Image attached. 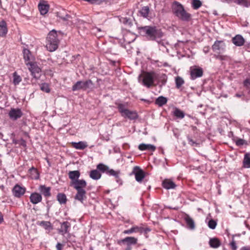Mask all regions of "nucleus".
<instances>
[{"mask_svg": "<svg viewBox=\"0 0 250 250\" xmlns=\"http://www.w3.org/2000/svg\"><path fill=\"white\" fill-rule=\"evenodd\" d=\"M140 33L150 41H158L160 39L163 35V33L160 30L158 29L155 26H146L139 28Z\"/></svg>", "mask_w": 250, "mask_h": 250, "instance_id": "nucleus-1", "label": "nucleus"}, {"mask_svg": "<svg viewBox=\"0 0 250 250\" xmlns=\"http://www.w3.org/2000/svg\"><path fill=\"white\" fill-rule=\"evenodd\" d=\"M86 182L83 179H78L74 182H71L70 185L76 189L77 193L74 198L82 203L86 198V191L84 189L86 187Z\"/></svg>", "mask_w": 250, "mask_h": 250, "instance_id": "nucleus-2", "label": "nucleus"}, {"mask_svg": "<svg viewBox=\"0 0 250 250\" xmlns=\"http://www.w3.org/2000/svg\"><path fill=\"white\" fill-rule=\"evenodd\" d=\"M171 8L173 14L179 19L187 22L190 20L191 15L185 10L184 6L179 2L174 1Z\"/></svg>", "mask_w": 250, "mask_h": 250, "instance_id": "nucleus-3", "label": "nucleus"}, {"mask_svg": "<svg viewBox=\"0 0 250 250\" xmlns=\"http://www.w3.org/2000/svg\"><path fill=\"white\" fill-rule=\"evenodd\" d=\"M46 48L50 52H53L58 48L59 40L57 37V31L53 29L48 34L46 38Z\"/></svg>", "mask_w": 250, "mask_h": 250, "instance_id": "nucleus-4", "label": "nucleus"}, {"mask_svg": "<svg viewBox=\"0 0 250 250\" xmlns=\"http://www.w3.org/2000/svg\"><path fill=\"white\" fill-rule=\"evenodd\" d=\"M92 82L91 80H88L86 81H78L74 84L72 87L73 91L79 90L81 89L86 90L90 87L92 85Z\"/></svg>", "mask_w": 250, "mask_h": 250, "instance_id": "nucleus-5", "label": "nucleus"}, {"mask_svg": "<svg viewBox=\"0 0 250 250\" xmlns=\"http://www.w3.org/2000/svg\"><path fill=\"white\" fill-rule=\"evenodd\" d=\"M156 78V75L152 73H146L144 75L143 80V84L150 87L153 84L154 79Z\"/></svg>", "mask_w": 250, "mask_h": 250, "instance_id": "nucleus-6", "label": "nucleus"}, {"mask_svg": "<svg viewBox=\"0 0 250 250\" xmlns=\"http://www.w3.org/2000/svg\"><path fill=\"white\" fill-rule=\"evenodd\" d=\"M23 115L21 110L19 108H11L8 113V116L12 121H16Z\"/></svg>", "mask_w": 250, "mask_h": 250, "instance_id": "nucleus-7", "label": "nucleus"}, {"mask_svg": "<svg viewBox=\"0 0 250 250\" xmlns=\"http://www.w3.org/2000/svg\"><path fill=\"white\" fill-rule=\"evenodd\" d=\"M131 174L135 175V179L138 182H141L146 175L145 172L138 166L134 167Z\"/></svg>", "mask_w": 250, "mask_h": 250, "instance_id": "nucleus-8", "label": "nucleus"}, {"mask_svg": "<svg viewBox=\"0 0 250 250\" xmlns=\"http://www.w3.org/2000/svg\"><path fill=\"white\" fill-rule=\"evenodd\" d=\"M226 44L222 41H216L212 46V49L214 52L220 54L225 50Z\"/></svg>", "mask_w": 250, "mask_h": 250, "instance_id": "nucleus-9", "label": "nucleus"}, {"mask_svg": "<svg viewBox=\"0 0 250 250\" xmlns=\"http://www.w3.org/2000/svg\"><path fill=\"white\" fill-rule=\"evenodd\" d=\"M190 78L191 80H195L197 78L201 77L203 75V70L201 67H195L190 68Z\"/></svg>", "mask_w": 250, "mask_h": 250, "instance_id": "nucleus-10", "label": "nucleus"}, {"mask_svg": "<svg viewBox=\"0 0 250 250\" xmlns=\"http://www.w3.org/2000/svg\"><path fill=\"white\" fill-rule=\"evenodd\" d=\"M120 242L123 243H126L127 247L125 250H132L131 245L136 244L137 242V239L133 237H126L121 240Z\"/></svg>", "mask_w": 250, "mask_h": 250, "instance_id": "nucleus-11", "label": "nucleus"}, {"mask_svg": "<svg viewBox=\"0 0 250 250\" xmlns=\"http://www.w3.org/2000/svg\"><path fill=\"white\" fill-rule=\"evenodd\" d=\"M12 192L15 197L20 198L24 194L25 188L17 184L14 187Z\"/></svg>", "mask_w": 250, "mask_h": 250, "instance_id": "nucleus-12", "label": "nucleus"}, {"mask_svg": "<svg viewBox=\"0 0 250 250\" xmlns=\"http://www.w3.org/2000/svg\"><path fill=\"white\" fill-rule=\"evenodd\" d=\"M38 8L41 14L44 15L48 12L49 9V5L47 3L46 1H42L39 3Z\"/></svg>", "mask_w": 250, "mask_h": 250, "instance_id": "nucleus-13", "label": "nucleus"}, {"mask_svg": "<svg viewBox=\"0 0 250 250\" xmlns=\"http://www.w3.org/2000/svg\"><path fill=\"white\" fill-rule=\"evenodd\" d=\"M125 118H127L130 120H136L138 118V115L136 111H131L129 109L122 116Z\"/></svg>", "mask_w": 250, "mask_h": 250, "instance_id": "nucleus-14", "label": "nucleus"}, {"mask_svg": "<svg viewBox=\"0 0 250 250\" xmlns=\"http://www.w3.org/2000/svg\"><path fill=\"white\" fill-rule=\"evenodd\" d=\"M30 202L33 204H37L42 200V196L41 194L37 192L32 193L30 196Z\"/></svg>", "mask_w": 250, "mask_h": 250, "instance_id": "nucleus-15", "label": "nucleus"}, {"mask_svg": "<svg viewBox=\"0 0 250 250\" xmlns=\"http://www.w3.org/2000/svg\"><path fill=\"white\" fill-rule=\"evenodd\" d=\"M245 42V39L240 35H237L232 39V43L237 46L243 45Z\"/></svg>", "mask_w": 250, "mask_h": 250, "instance_id": "nucleus-16", "label": "nucleus"}, {"mask_svg": "<svg viewBox=\"0 0 250 250\" xmlns=\"http://www.w3.org/2000/svg\"><path fill=\"white\" fill-rule=\"evenodd\" d=\"M138 148L141 151L148 150L154 151L156 149V146L153 145L143 143L139 145Z\"/></svg>", "mask_w": 250, "mask_h": 250, "instance_id": "nucleus-17", "label": "nucleus"}, {"mask_svg": "<svg viewBox=\"0 0 250 250\" xmlns=\"http://www.w3.org/2000/svg\"><path fill=\"white\" fill-rule=\"evenodd\" d=\"M39 190L44 197H48L51 196L50 187H46L45 185H41L39 188Z\"/></svg>", "mask_w": 250, "mask_h": 250, "instance_id": "nucleus-18", "label": "nucleus"}, {"mask_svg": "<svg viewBox=\"0 0 250 250\" xmlns=\"http://www.w3.org/2000/svg\"><path fill=\"white\" fill-rule=\"evenodd\" d=\"M70 227V223L67 221L61 223V228L59 229V233L64 235L68 232V229Z\"/></svg>", "mask_w": 250, "mask_h": 250, "instance_id": "nucleus-19", "label": "nucleus"}, {"mask_svg": "<svg viewBox=\"0 0 250 250\" xmlns=\"http://www.w3.org/2000/svg\"><path fill=\"white\" fill-rule=\"evenodd\" d=\"M162 185L163 188L167 189L174 188L176 186L172 181L167 179L163 181Z\"/></svg>", "mask_w": 250, "mask_h": 250, "instance_id": "nucleus-20", "label": "nucleus"}, {"mask_svg": "<svg viewBox=\"0 0 250 250\" xmlns=\"http://www.w3.org/2000/svg\"><path fill=\"white\" fill-rule=\"evenodd\" d=\"M184 219L189 229H195V225L194 221L188 214L185 215Z\"/></svg>", "mask_w": 250, "mask_h": 250, "instance_id": "nucleus-21", "label": "nucleus"}, {"mask_svg": "<svg viewBox=\"0 0 250 250\" xmlns=\"http://www.w3.org/2000/svg\"><path fill=\"white\" fill-rule=\"evenodd\" d=\"M221 242L217 238L214 237L209 239V245L212 248L216 249L221 246Z\"/></svg>", "mask_w": 250, "mask_h": 250, "instance_id": "nucleus-22", "label": "nucleus"}, {"mask_svg": "<svg viewBox=\"0 0 250 250\" xmlns=\"http://www.w3.org/2000/svg\"><path fill=\"white\" fill-rule=\"evenodd\" d=\"M7 24L6 22L2 20L0 21V36L4 37L7 33Z\"/></svg>", "mask_w": 250, "mask_h": 250, "instance_id": "nucleus-23", "label": "nucleus"}, {"mask_svg": "<svg viewBox=\"0 0 250 250\" xmlns=\"http://www.w3.org/2000/svg\"><path fill=\"white\" fill-rule=\"evenodd\" d=\"M69 178L71 180V182L78 180L80 176V172L79 170L70 171L68 173Z\"/></svg>", "mask_w": 250, "mask_h": 250, "instance_id": "nucleus-24", "label": "nucleus"}, {"mask_svg": "<svg viewBox=\"0 0 250 250\" xmlns=\"http://www.w3.org/2000/svg\"><path fill=\"white\" fill-rule=\"evenodd\" d=\"M101 176V174L97 169L92 170L89 173L90 177L95 180L99 179Z\"/></svg>", "mask_w": 250, "mask_h": 250, "instance_id": "nucleus-25", "label": "nucleus"}, {"mask_svg": "<svg viewBox=\"0 0 250 250\" xmlns=\"http://www.w3.org/2000/svg\"><path fill=\"white\" fill-rule=\"evenodd\" d=\"M243 164L244 167L250 168V153H246L244 155Z\"/></svg>", "mask_w": 250, "mask_h": 250, "instance_id": "nucleus-26", "label": "nucleus"}, {"mask_svg": "<svg viewBox=\"0 0 250 250\" xmlns=\"http://www.w3.org/2000/svg\"><path fill=\"white\" fill-rule=\"evenodd\" d=\"M167 101V98L164 96H159L155 100V104L159 105V106H162L165 104Z\"/></svg>", "mask_w": 250, "mask_h": 250, "instance_id": "nucleus-27", "label": "nucleus"}, {"mask_svg": "<svg viewBox=\"0 0 250 250\" xmlns=\"http://www.w3.org/2000/svg\"><path fill=\"white\" fill-rule=\"evenodd\" d=\"M29 172L32 179H38L39 178V173L36 168L32 167L29 169Z\"/></svg>", "mask_w": 250, "mask_h": 250, "instance_id": "nucleus-28", "label": "nucleus"}, {"mask_svg": "<svg viewBox=\"0 0 250 250\" xmlns=\"http://www.w3.org/2000/svg\"><path fill=\"white\" fill-rule=\"evenodd\" d=\"M72 144L74 147L78 149H84L87 147L86 143L83 142H73Z\"/></svg>", "mask_w": 250, "mask_h": 250, "instance_id": "nucleus-29", "label": "nucleus"}, {"mask_svg": "<svg viewBox=\"0 0 250 250\" xmlns=\"http://www.w3.org/2000/svg\"><path fill=\"white\" fill-rule=\"evenodd\" d=\"M57 199L61 204H65L67 201L66 196L65 194L59 193L57 195Z\"/></svg>", "mask_w": 250, "mask_h": 250, "instance_id": "nucleus-30", "label": "nucleus"}, {"mask_svg": "<svg viewBox=\"0 0 250 250\" xmlns=\"http://www.w3.org/2000/svg\"><path fill=\"white\" fill-rule=\"evenodd\" d=\"M39 225L43 227L45 229L48 230V231L53 229V227L49 222L42 221L40 223Z\"/></svg>", "mask_w": 250, "mask_h": 250, "instance_id": "nucleus-31", "label": "nucleus"}, {"mask_svg": "<svg viewBox=\"0 0 250 250\" xmlns=\"http://www.w3.org/2000/svg\"><path fill=\"white\" fill-rule=\"evenodd\" d=\"M173 115L179 119H183L185 117L184 112L177 108H176L174 111Z\"/></svg>", "mask_w": 250, "mask_h": 250, "instance_id": "nucleus-32", "label": "nucleus"}, {"mask_svg": "<svg viewBox=\"0 0 250 250\" xmlns=\"http://www.w3.org/2000/svg\"><path fill=\"white\" fill-rule=\"evenodd\" d=\"M57 14V17L63 21H69L70 19H71V16L68 14H62L61 12H58Z\"/></svg>", "mask_w": 250, "mask_h": 250, "instance_id": "nucleus-33", "label": "nucleus"}, {"mask_svg": "<svg viewBox=\"0 0 250 250\" xmlns=\"http://www.w3.org/2000/svg\"><path fill=\"white\" fill-rule=\"evenodd\" d=\"M109 167L102 163H100L97 166V169L99 171H101L102 172H106L107 173V170H108Z\"/></svg>", "mask_w": 250, "mask_h": 250, "instance_id": "nucleus-34", "label": "nucleus"}, {"mask_svg": "<svg viewBox=\"0 0 250 250\" xmlns=\"http://www.w3.org/2000/svg\"><path fill=\"white\" fill-rule=\"evenodd\" d=\"M149 12V8L148 6L143 7L139 11L141 16L144 18H147Z\"/></svg>", "mask_w": 250, "mask_h": 250, "instance_id": "nucleus-35", "label": "nucleus"}, {"mask_svg": "<svg viewBox=\"0 0 250 250\" xmlns=\"http://www.w3.org/2000/svg\"><path fill=\"white\" fill-rule=\"evenodd\" d=\"M117 105V108L119 112L121 113V116H122L125 112L126 110H128L125 107V105L123 104H116Z\"/></svg>", "mask_w": 250, "mask_h": 250, "instance_id": "nucleus-36", "label": "nucleus"}, {"mask_svg": "<svg viewBox=\"0 0 250 250\" xmlns=\"http://www.w3.org/2000/svg\"><path fill=\"white\" fill-rule=\"evenodd\" d=\"M184 80L183 79L179 76L175 78L176 87L179 89L181 86L184 83Z\"/></svg>", "mask_w": 250, "mask_h": 250, "instance_id": "nucleus-37", "label": "nucleus"}, {"mask_svg": "<svg viewBox=\"0 0 250 250\" xmlns=\"http://www.w3.org/2000/svg\"><path fill=\"white\" fill-rule=\"evenodd\" d=\"M31 66V68H30V71L31 72V73H32V76L35 78H37L38 77V76H36V73H39V72H40L41 70H40V68L38 67H33V66H34V65L33 64H30Z\"/></svg>", "mask_w": 250, "mask_h": 250, "instance_id": "nucleus-38", "label": "nucleus"}, {"mask_svg": "<svg viewBox=\"0 0 250 250\" xmlns=\"http://www.w3.org/2000/svg\"><path fill=\"white\" fill-rule=\"evenodd\" d=\"M202 4V3L200 0H192L191 2L192 7L195 10L199 9Z\"/></svg>", "mask_w": 250, "mask_h": 250, "instance_id": "nucleus-39", "label": "nucleus"}, {"mask_svg": "<svg viewBox=\"0 0 250 250\" xmlns=\"http://www.w3.org/2000/svg\"><path fill=\"white\" fill-rule=\"evenodd\" d=\"M233 1L239 5H243L246 7H248L250 6V3L247 0H234Z\"/></svg>", "mask_w": 250, "mask_h": 250, "instance_id": "nucleus-40", "label": "nucleus"}, {"mask_svg": "<svg viewBox=\"0 0 250 250\" xmlns=\"http://www.w3.org/2000/svg\"><path fill=\"white\" fill-rule=\"evenodd\" d=\"M23 58L25 61H28L30 60L31 52L29 50L24 48L23 50Z\"/></svg>", "mask_w": 250, "mask_h": 250, "instance_id": "nucleus-41", "label": "nucleus"}, {"mask_svg": "<svg viewBox=\"0 0 250 250\" xmlns=\"http://www.w3.org/2000/svg\"><path fill=\"white\" fill-rule=\"evenodd\" d=\"M106 173L107 174H108L109 175L113 176L116 178L117 179L119 178V174L120 173V171H115L114 170H113L112 169H109V168H108V170H107Z\"/></svg>", "mask_w": 250, "mask_h": 250, "instance_id": "nucleus-42", "label": "nucleus"}, {"mask_svg": "<svg viewBox=\"0 0 250 250\" xmlns=\"http://www.w3.org/2000/svg\"><path fill=\"white\" fill-rule=\"evenodd\" d=\"M40 88L42 91L46 93H49L50 91L49 84L45 83H42L41 84Z\"/></svg>", "mask_w": 250, "mask_h": 250, "instance_id": "nucleus-43", "label": "nucleus"}, {"mask_svg": "<svg viewBox=\"0 0 250 250\" xmlns=\"http://www.w3.org/2000/svg\"><path fill=\"white\" fill-rule=\"evenodd\" d=\"M216 225V222L213 219L210 220L208 222V226L211 229H215Z\"/></svg>", "mask_w": 250, "mask_h": 250, "instance_id": "nucleus-44", "label": "nucleus"}, {"mask_svg": "<svg viewBox=\"0 0 250 250\" xmlns=\"http://www.w3.org/2000/svg\"><path fill=\"white\" fill-rule=\"evenodd\" d=\"M244 85L249 90V93L250 94V80L246 79L244 81Z\"/></svg>", "mask_w": 250, "mask_h": 250, "instance_id": "nucleus-45", "label": "nucleus"}, {"mask_svg": "<svg viewBox=\"0 0 250 250\" xmlns=\"http://www.w3.org/2000/svg\"><path fill=\"white\" fill-rule=\"evenodd\" d=\"M122 22L126 25H128L131 26L132 25V22L129 19L127 18H124L122 19Z\"/></svg>", "mask_w": 250, "mask_h": 250, "instance_id": "nucleus-46", "label": "nucleus"}, {"mask_svg": "<svg viewBox=\"0 0 250 250\" xmlns=\"http://www.w3.org/2000/svg\"><path fill=\"white\" fill-rule=\"evenodd\" d=\"M167 76L166 75H163L161 79L159 80L160 82L161 83L162 85H165L167 82Z\"/></svg>", "mask_w": 250, "mask_h": 250, "instance_id": "nucleus-47", "label": "nucleus"}, {"mask_svg": "<svg viewBox=\"0 0 250 250\" xmlns=\"http://www.w3.org/2000/svg\"><path fill=\"white\" fill-rule=\"evenodd\" d=\"M188 144L192 146H197L198 143L193 141L191 138L189 136L188 137Z\"/></svg>", "mask_w": 250, "mask_h": 250, "instance_id": "nucleus-48", "label": "nucleus"}, {"mask_svg": "<svg viewBox=\"0 0 250 250\" xmlns=\"http://www.w3.org/2000/svg\"><path fill=\"white\" fill-rule=\"evenodd\" d=\"M230 246L232 250H236L237 247L236 246V244L233 239L231 242L230 243Z\"/></svg>", "mask_w": 250, "mask_h": 250, "instance_id": "nucleus-49", "label": "nucleus"}, {"mask_svg": "<svg viewBox=\"0 0 250 250\" xmlns=\"http://www.w3.org/2000/svg\"><path fill=\"white\" fill-rule=\"evenodd\" d=\"M21 81V78L20 76H15L14 78L13 83L15 84H18Z\"/></svg>", "mask_w": 250, "mask_h": 250, "instance_id": "nucleus-50", "label": "nucleus"}, {"mask_svg": "<svg viewBox=\"0 0 250 250\" xmlns=\"http://www.w3.org/2000/svg\"><path fill=\"white\" fill-rule=\"evenodd\" d=\"M245 141L242 139H239L236 142V145L240 146H242L245 144Z\"/></svg>", "mask_w": 250, "mask_h": 250, "instance_id": "nucleus-51", "label": "nucleus"}, {"mask_svg": "<svg viewBox=\"0 0 250 250\" xmlns=\"http://www.w3.org/2000/svg\"><path fill=\"white\" fill-rule=\"evenodd\" d=\"M132 229L134 230V232H143V228H139L138 227H132Z\"/></svg>", "mask_w": 250, "mask_h": 250, "instance_id": "nucleus-52", "label": "nucleus"}, {"mask_svg": "<svg viewBox=\"0 0 250 250\" xmlns=\"http://www.w3.org/2000/svg\"><path fill=\"white\" fill-rule=\"evenodd\" d=\"M84 1H88L91 4H99L101 2V0H84Z\"/></svg>", "mask_w": 250, "mask_h": 250, "instance_id": "nucleus-53", "label": "nucleus"}, {"mask_svg": "<svg viewBox=\"0 0 250 250\" xmlns=\"http://www.w3.org/2000/svg\"><path fill=\"white\" fill-rule=\"evenodd\" d=\"M214 56L216 59H218L220 60H225V56L220 55H219V54H218V55H215Z\"/></svg>", "mask_w": 250, "mask_h": 250, "instance_id": "nucleus-54", "label": "nucleus"}, {"mask_svg": "<svg viewBox=\"0 0 250 250\" xmlns=\"http://www.w3.org/2000/svg\"><path fill=\"white\" fill-rule=\"evenodd\" d=\"M63 245L60 243H58L56 245V249L57 250H62Z\"/></svg>", "mask_w": 250, "mask_h": 250, "instance_id": "nucleus-55", "label": "nucleus"}, {"mask_svg": "<svg viewBox=\"0 0 250 250\" xmlns=\"http://www.w3.org/2000/svg\"><path fill=\"white\" fill-rule=\"evenodd\" d=\"M133 232H134V230L132 229V228L131 229H129L125 230L124 231V233H125V234H130V233H132Z\"/></svg>", "mask_w": 250, "mask_h": 250, "instance_id": "nucleus-56", "label": "nucleus"}, {"mask_svg": "<svg viewBox=\"0 0 250 250\" xmlns=\"http://www.w3.org/2000/svg\"><path fill=\"white\" fill-rule=\"evenodd\" d=\"M240 250H250V247L249 246H245L243 247L240 249Z\"/></svg>", "mask_w": 250, "mask_h": 250, "instance_id": "nucleus-57", "label": "nucleus"}, {"mask_svg": "<svg viewBox=\"0 0 250 250\" xmlns=\"http://www.w3.org/2000/svg\"><path fill=\"white\" fill-rule=\"evenodd\" d=\"M150 229H149L148 228H146V229L143 228V231H144L145 233H147V232L150 231Z\"/></svg>", "mask_w": 250, "mask_h": 250, "instance_id": "nucleus-58", "label": "nucleus"}, {"mask_svg": "<svg viewBox=\"0 0 250 250\" xmlns=\"http://www.w3.org/2000/svg\"><path fill=\"white\" fill-rule=\"evenodd\" d=\"M222 2H227L228 3H230L232 0H221Z\"/></svg>", "mask_w": 250, "mask_h": 250, "instance_id": "nucleus-59", "label": "nucleus"}, {"mask_svg": "<svg viewBox=\"0 0 250 250\" xmlns=\"http://www.w3.org/2000/svg\"><path fill=\"white\" fill-rule=\"evenodd\" d=\"M94 30H95V32H101V30L99 28H97V27H96L94 29Z\"/></svg>", "mask_w": 250, "mask_h": 250, "instance_id": "nucleus-60", "label": "nucleus"}, {"mask_svg": "<svg viewBox=\"0 0 250 250\" xmlns=\"http://www.w3.org/2000/svg\"><path fill=\"white\" fill-rule=\"evenodd\" d=\"M3 220V216L1 215H0V224L2 223Z\"/></svg>", "mask_w": 250, "mask_h": 250, "instance_id": "nucleus-61", "label": "nucleus"}, {"mask_svg": "<svg viewBox=\"0 0 250 250\" xmlns=\"http://www.w3.org/2000/svg\"><path fill=\"white\" fill-rule=\"evenodd\" d=\"M21 141H22V143H21V145L23 146H25V141H24L23 140H21Z\"/></svg>", "mask_w": 250, "mask_h": 250, "instance_id": "nucleus-62", "label": "nucleus"}, {"mask_svg": "<svg viewBox=\"0 0 250 250\" xmlns=\"http://www.w3.org/2000/svg\"><path fill=\"white\" fill-rule=\"evenodd\" d=\"M168 208H172L174 210H177L178 209V207H174V208H172V207H168Z\"/></svg>", "mask_w": 250, "mask_h": 250, "instance_id": "nucleus-63", "label": "nucleus"}, {"mask_svg": "<svg viewBox=\"0 0 250 250\" xmlns=\"http://www.w3.org/2000/svg\"><path fill=\"white\" fill-rule=\"evenodd\" d=\"M241 96H242V95H241V94H238V93H237V94H236V97H239H239H241Z\"/></svg>", "mask_w": 250, "mask_h": 250, "instance_id": "nucleus-64", "label": "nucleus"}]
</instances>
